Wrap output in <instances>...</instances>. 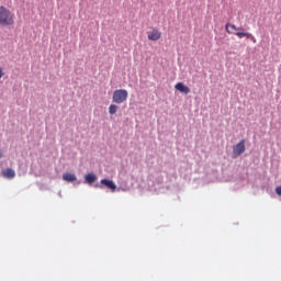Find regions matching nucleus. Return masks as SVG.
<instances>
[{
    "instance_id": "obj_5",
    "label": "nucleus",
    "mask_w": 281,
    "mask_h": 281,
    "mask_svg": "<svg viewBox=\"0 0 281 281\" xmlns=\"http://www.w3.org/2000/svg\"><path fill=\"white\" fill-rule=\"evenodd\" d=\"M100 183L101 186L108 188V190H111V192H115L117 190V186L115 184V182H113V180L102 179Z\"/></svg>"
},
{
    "instance_id": "obj_4",
    "label": "nucleus",
    "mask_w": 281,
    "mask_h": 281,
    "mask_svg": "<svg viewBox=\"0 0 281 281\" xmlns=\"http://www.w3.org/2000/svg\"><path fill=\"white\" fill-rule=\"evenodd\" d=\"M148 41L157 42L161 38V31L159 29H153L150 32L147 33Z\"/></svg>"
},
{
    "instance_id": "obj_1",
    "label": "nucleus",
    "mask_w": 281,
    "mask_h": 281,
    "mask_svg": "<svg viewBox=\"0 0 281 281\" xmlns=\"http://www.w3.org/2000/svg\"><path fill=\"white\" fill-rule=\"evenodd\" d=\"M0 25L2 27L14 25V13L3 5H0Z\"/></svg>"
},
{
    "instance_id": "obj_15",
    "label": "nucleus",
    "mask_w": 281,
    "mask_h": 281,
    "mask_svg": "<svg viewBox=\"0 0 281 281\" xmlns=\"http://www.w3.org/2000/svg\"><path fill=\"white\" fill-rule=\"evenodd\" d=\"M2 157V154H1V151H0V158Z\"/></svg>"
},
{
    "instance_id": "obj_3",
    "label": "nucleus",
    "mask_w": 281,
    "mask_h": 281,
    "mask_svg": "<svg viewBox=\"0 0 281 281\" xmlns=\"http://www.w3.org/2000/svg\"><path fill=\"white\" fill-rule=\"evenodd\" d=\"M245 153V139L240 140L234 148L233 155L234 157H240Z\"/></svg>"
},
{
    "instance_id": "obj_8",
    "label": "nucleus",
    "mask_w": 281,
    "mask_h": 281,
    "mask_svg": "<svg viewBox=\"0 0 281 281\" xmlns=\"http://www.w3.org/2000/svg\"><path fill=\"white\" fill-rule=\"evenodd\" d=\"M2 176L5 177V179H14L16 177V172H14V169L7 168L2 171Z\"/></svg>"
},
{
    "instance_id": "obj_6",
    "label": "nucleus",
    "mask_w": 281,
    "mask_h": 281,
    "mask_svg": "<svg viewBox=\"0 0 281 281\" xmlns=\"http://www.w3.org/2000/svg\"><path fill=\"white\" fill-rule=\"evenodd\" d=\"M175 89L176 91H180V93H184V95H188V93H190V88L183 85V82L176 83Z\"/></svg>"
},
{
    "instance_id": "obj_9",
    "label": "nucleus",
    "mask_w": 281,
    "mask_h": 281,
    "mask_svg": "<svg viewBox=\"0 0 281 281\" xmlns=\"http://www.w3.org/2000/svg\"><path fill=\"white\" fill-rule=\"evenodd\" d=\"M63 179L68 183H74V181H77L78 178L74 173L66 172L63 175Z\"/></svg>"
},
{
    "instance_id": "obj_14",
    "label": "nucleus",
    "mask_w": 281,
    "mask_h": 281,
    "mask_svg": "<svg viewBox=\"0 0 281 281\" xmlns=\"http://www.w3.org/2000/svg\"><path fill=\"white\" fill-rule=\"evenodd\" d=\"M0 78H3V70L0 67Z\"/></svg>"
},
{
    "instance_id": "obj_7",
    "label": "nucleus",
    "mask_w": 281,
    "mask_h": 281,
    "mask_svg": "<svg viewBox=\"0 0 281 281\" xmlns=\"http://www.w3.org/2000/svg\"><path fill=\"white\" fill-rule=\"evenodd\" d=\"M235 36H238V38H249L252 43H256V37L248 32H237L235 33Z\"/></svg>"
},
{
    "instance_id": "obj_11",
    "label": "nucleus",
    "mask_w": 281,
    "mask_h": 281,
    "mask_svg": "<svg viewBox=\"0 0 281 281\" xmlns=\"http://www.w3.org/2000/svg\"><path fill=\"white\" fill-rule=\"evenodd\" d=\"M85 181L86 183H95V181H98V177L94 173H88L85 176Z\"/></svg>"
},
{
    "instance_id": "obj_12",
    "label": "nucleus",
    "mask_w": 281,
    "mask_h": 281,
    "mask_svg": "<svg viewBox=\"0 0 281 281\" xmlns=\"http://www.w3.org/2000/svg\"><path fill=\"white\" fill-rule=\"evenodd\" d=\"M117 109H119L117 105L111 104V105L109 106V113H110V115H115V113H117Z\"/></svg>"
},
{
    "instance_id": "obj_2",
    "label": "nucleus",
    "mask_w": 281,
    "mask_h": 281,
    "mask_svg": "<svg viewBox=\"0 0 281 281\" xmlns=\"http://www.w3.org/2000/svg\"><path fill=\"white\" fill-rule=\"evenodd\" d=\"M128 100V91L124 89H117L113 92L112 102L114 104H124Z\"/></svg>"
},
{
    "instance_id": "obj_10",
    "label": "nucleus",
    "mask_w": 281,
    "mask_h": 281,
    "mask_svg": "<svg viewBox=\"0 0 281 281\" xmlns=\"http://www.w3.org/2000/svg\"><path fill=\"white\" fill-rule=\"evenodd\" d=\"M225 30H226L227 34H236L238 32H243V31H238V27H236L232 23H227L226 26H225Z\"/></svg>"
},
{
    "instance_id": "obj_13",
    "label": "nucleus",
    "mask_w": 281,
    "mask_h": 281,
    "mask_svg": "<svg viewBox=\"0 0 281 281\" xmlns=\"http://www.w3.org/2000/svg\"><path fill=\"white\" fill-rule=\"evenodd\" d=\"M276 193H277L279 196H281V187H277V188H276Z\"/></svg>"
}]
</instances>
